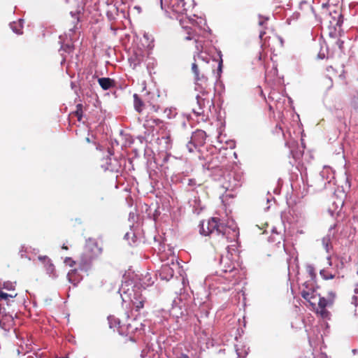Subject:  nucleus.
Segmentation results:
<instances>
[{
  "mask_svg": "<svg viewBox=\"0 0 358 358\" xmlns=\"http://www.w3.org/2000/svg\"><path fill=\"white\" fill-rule=\"evenodd\" d=\"M218 221L217 218L212 217L206 224L202 222L199 230L201 235L210 236L214 247L224 246L227 240L239 237V229L235 223L229 222L224 224Z\"/></svg>",
  "mask_w": 358,
  "mask_h": 358,
  "instance_id": "nucleus-1",
  "label": "nucleus"
},
{
  "mask_svg": "<svg viewBox=\"0 0 358 358\" xmlns=\"http://www.w3.org/2000/svg\"><path fill=\"white\" fill-rule=\"evenodd\" d=\"M226 248V255H221L220 259V266L222 273L225 275L224 278L227 280H231V278L236 277L238 273V264L236 260L238 257L236 254L238 247V237L234 240H227Z\"/></svg>",
  "mask_w": 358,
  "mask_h": 358,
  "instance_id": "nucleus-2",
  "label": "nucleus"
},
{
  "mask_svg": "<svg viewBox=\"0 0 358 358\" xmlns=\"http://www.w3.org/2000/svg\"><path fill=\"white\" fill-rule=\"evenodd\" d=\"M123 302L130 301L136 310H139L143 307L144 300L140 292L139 287L131 286L127 283L122 285L119 290Z\"/></svg>",
  "mask_w": 358,
  "mask_h": 358,
  "instance_id": "nucleus-3",
  "label": "nucleus"
},
{
  "mask_svg": "<svg viewBox=\"0 0 358 358\" xmlns=\"http://www.w3.org/2000/svg\"><path fill=\"white\" fill-rule=\"evenodd\" d=\"M102 248L98 246L97 242L92 238L86 241L84 252L81 256L80 265L83 269L88 270L91 268L92 262L100 255Z\"/></svg>",
  "mask_w": 358,
  "mask_h": 358,
  "instance_id": "nucleus-4",
  "label": "nucleus"
},
{
  "mask_svg": "<svg viewBox=\"0 0 358 358\" xmlns=\"http://www.w3.org/2000/svg\"><path fill=\"white\" fill-rule=\"evenodd\" d=\"M334 178L332 171L329 168L324 167L315 178L316 189L321 191L327 188V185L331 183Z\"/></svg>",
  "mask_w": 358,
  "mask_h": 358,
  "instance_id": "nucleus-5",
  "label": "nucleus"
},
{
  "mask_svg": "<svg viewBox=\"0 0 358 358\" xmlns=\"http://www.w3.org/2000/svg\"><path fill=\"white\" fill-rule=\"evenodd\" d=\"M160 2L162 9L167 6L173 12L180 15H183L187 10L185 0H160Z\"/></svg>",
  "mask_w": 358,
  "mask_h": 358,
  "instance_id": "nucleus-6",
  "label": "nucleus"
},
{
  "mask_svg": "<svg viewBox=\"0 0 358 358\" xmlns=\"http://www.w3.org/2000/svg\"><path fill=\"white\" fill-rule=\"evenodd\" d=\"M208 92L206 91H203L201 92V95H196V102L198 104V109L194 108L193 112L197 115H201L204 113L203 108L206 107V105L210 108L211 106H213L214 104L212 100H210L209 98L207 97Z\"/></svg>",
  "mask_w": 358,
  "mask_h": 358,
  "instance_id": "nucleus-7",
  "label": "nucleus"
},
{
  "mask_svg": "<svg viewBox=\"0 0 358 358\" xmlns=\"http://www.w3.org/2000/svg\"><path fill=\"white\" fill-rule=\"evenodd\" d=\"M222 185L227 191H234L241 186V176L238 174L229 173L224 178Z\"/></svg>",
  "mask_w": 358,
  "mask_h": 358,
  "instance_id": "nucleus-8",
  "label": "nucleus"
},
{
  "mask_svg": "<svg viewBox=\"0 0 358 358\" xmlns=\"http://www.w3.org/2000/svg\"><path fill=\"white\" fill-rule=\"evenodd\" d=\"M38 259L42 263L45 268L46 274L51 278L55 279L57 277L55 267L52 262V260L48 256L40 255Z\"/></svg>",
  "mask_w": 358,
  "mask_h": 358,
  "instance_id": "nucleus-9",
  "label": "nucleus"
},
{
  "mask_svg": "<svg viewBox=\"0 0 358 358\" xmlns=\"http://www.w3.org/2000/svg\"><path fill=\"white\" fill-rule=\"evenodd\" d=\"M108 155L107 157L103 159V163L101 164V168L104 171H117L120 165L118 161L115 158H112L111 156L113 153L110 150L108 151Z\"/></svg>",
  "mask_w": 358,
  "mask_h": 358,
  "instance_id": "nucleus-10",
  "label": "nucleus"
},
{
  "mask_svg": "<svg viewBox=\"0 0 358 358\" xmlns=\"http://www.w3.org/2000/svg\"><path fill=\"white\" fill-rule=\"evenodd\" d=\"M174 275L173 269L169 264H164L159 271V275L162 280L169 281Z\"/></svg>",
  "mask_w": 358,
  "mask_h": 358,
  "instance_id": "nucleus-11",
  "label": "nucleus"
},
{
  "mask_svg": "<svg viewBox=\"0 0 358 358\" xmlns=\"http://www.w3.org/2000/svg\"><path fill=\"white\" fill-rule=\"evenodd\" d=\"M206 136L207 135L204 131L197 129L196 131L193 132L191 138L192 141H193L194 143L199 146H201L205 143Z\"/></svg>",
  "mask_w": 358,
  "mask_h": 358,
  "instance_id": "nucleus-12",
  "label": "nucleus"
},
{
  "mask_svg": "<svg viewBox=\"0 0 358 358\" xmlns=\"http://www.w3.org/2000/svg\"><path fill=\"white\" fill-rule=\"evenodd\" d=\"M303 286L306 288V289H303L301 291V296L308 302L313 303L311 300L315 297V290L312 288L308 289L306 282L303 284Z\"/></svg>",
  "mask_w": 358,
  "mask_h": 358,
  "instance_id": "nucleus-13",
  "label": "nucleus"
},
{
  "mask_svg": "<svg viewBox=\"0 0 358 358\" xmlns=\"http://www.w3.org/2000/svg\"><path fill=\"white\" fill-rule=\"evenodd\" d=\"M98 83L103 90H108L114 86L115 82L110 78H100Z\"/></svg>",
  "mask_w": 358,
  "mask_h": 358,
  "instance_id": "nucleus-14",
  "label": "nucleus"
},
{
  "mask_svg": "<svg viewBox=\"0 0 358 358\" xmlns=\"http://www.w3.org/2000/svg\"><path fill=\"white\" fill-rule=\"evenodd\" d=\"M23 20L19 19L17 21H14L10 23V27L13 31L18 35L22 34Z\"/></svg>",
  "mask_w": 358,
  "mask_h": 358,
  "instance_id": "nucleus-15",
  "label": "nucleus"
},
{
  "mask_svg": "<svg viewBox=\"0 0 358 358\" xmlns=\"http://www.w3.org/2000/svg\"><path fill=\"white\" fill-rule=\"evenodd\" d=\"M186 311L185 309L182 310L180 306H177L176 301L174 300L173 303V306L171 310V313L176 317H180L185 315V312Z\"/></svg>",
  "mask_w": 358,
  "mask_h": 358,
  "instance_id": "nucleus-16",
  "label": "nucleus"
},
{
  "mask_svg": "<svg viewBox=\"0 0 358 358\" xmlns=\"http://www.w3.org/2000/svg\"><path fill=\"white\" fill-rule=\"evenodd\" d=\"M130 66H132L134 69H136L138 66H139L141 62L143 61V57L135 54L134 56H131L129 59Z\"/></svg>",
  "mask_w": 358,
  "mask_h": 358,
  "instance_id": "nucleus-17",
  "label": "nucleus"
},
{
  "mask_svg": "<svg viewBox=\"0 0 358 358\" xmlns=\"http://www.w3.org/2000/svg\"><path fill=\"white\" fill-rule=\"evenodd\" d=\"M72 17V24L73 26L69 28V31L74 32L78 29V24L79 22V12H71L70 13Z\"/></svg>",
  "mask_w": 358,
  "mask_h": 358,
  "instance_id": "nucleus-18",
  "label": "nucleus"
},
{
  "mask_svg": "<svg viewBox=\"0 0 358 358\" xmlns=\"http://www.w3.org/2000/svg\"><path fill=\"white\" fill-rule=\"evenodd\" d=\"M192 71L195 76V80L196 81V85H198V83H197L198 81L203 82V81L206 80V78L204 76L202 75L201 77L199 76L198 65L195 62L192 64Z\"/></svg>",
  "mask_w": 358,
  "mask_h": 358,
  "instance_id": "nucleus-19",
  "label": "nucleus"
},
{
  "mask_svg": "<svg viewBox=\"0 0 358 358\" xmlns=\"http://www.w3.org/2000/svg\"><path fill=\"white\" fill-rule=\"evenodd\" d=\"M190 203L193 208V212L196 214H199L203 209L200 199L195 196L194 199L192 201H190Z\"/></svg>",
  "mask_w": 358,
  "mask_h": 358,
  "instance_id": "nucleus-20",
  "label": "nucleus"
},
{
  "mask_svg": "<svg viewBox=\"0 0 358 358\" xmlns=\"http://www.w3.org/2000/svg\"><path fill=\"white\" fill-rule=\"evenodd\" d=\"M249 350L250 348H246L245 346H242L241 348L236 346V352L237 355V358H246L249 352Z\"/></svg>",
  "mask_w": 358,
  "mask_h": 358,
  "instance_id": "nucleus-21",
  "label": "nucleus"
},
{
  "mask_svg": "<svg viewBox=\"0 0 358 358\" xmlns=\"http://www.w3.org/2000/svg\"><path fill=\"white\" fill-rule=\"evenodd\" d=\"M118 9L115 6H111L107 11H106V16L109 21H113L116 19V17L117 15Z\"/></svg>",
  "mask_w": 358,
  "mask_h": 358,
  "instance_id": "nucleus-22",
  "label": "nucleus"
},
{
  "mask_svg": "<svg viewBox=\"0 0 358 358\" xmlns=\"http://www.w3.org/2000/svg\"><path fill=\"white\" fill-rule=\"evenodd\" d=\"M143 101L140 99V97L138 96V94H134V108L136 111L138 113H141L142 111V106H143Z\"/></svg>",
  "mask_w": 358,
  "mask_h": 358,
  "instance_id": "nucleus-23",
  "label": "nucleus"
},
{
  "mask_svg": "<svg viewBox=\"0 0 358 358\" xmlns=\"http://www.w3.org/2000/svg\"><path fill=\"white\" fill-rule=\"evenodd\" d=\"M108 325L110 329H114L119 326L120 320L114 316L108 317Z\"/></svg>",
  "mask_w": 358,
  "mask_h": 358,
  "instance_id": "nucleus-24",
  "label": "nucleus"
},
{
  "mask_svg": "<svg viewBox=\"0 0 358 358\" xmlns=\"http://www.w3.org/2000/svg\"><path fill=\"white\" fill-rule=\"evenodd\" d=\"M332 205L334 207V210L337 213H339L340 210L342 209L344 205V201L343 199H340L337 201H334Z\"/></svg>",
  "mask_w": 358,
  "mask_h": 358,
  "instance_id": "nucleus-25",
  "label": "nucleus"
},
{
  "mask_svg": "<svg viewBox=\"0 0 358 358\" xmlns=\"http://www.w3.org/2000/svg\"><path fill=\"white\" fill-rule=\"evenodd\" d=\"M335 227H336V224L331 226L329 229V231H328L327 234L324 237V238L327 239V241H331V239L334 238L335 236V231H334Z\"/></svg>",
  "mask_w": 358,
  "mask_h": 358,
  "instance_id": "nucleus-26",
  "label": "nucleus"
},
{
  "mask_svg": "<svg viewBox=\"0 0 358 358\" xmlns=\"http://www.w3.org/2000/svg\"><path fill=\"white\" fill-rule=\"evenodd\" d=\"M180 21V23L181 24V26L185 29L187 30V34L188 36L185 37V39L187 40V41H189V40H192L193 38L192 36H191V31H192V28L191 27H188L187 26H184L183 25V21H184V19L183 18H181L179 20Z\"/></svg>",
  "mask_w": 358,
  "mask_h": 358,
  "instance_id": "nucleus-27",
  "label": "nucleus"
},
{
  "mask_svg": "<svg viewBox=\"0 0 358 358\" xmlns=\"http://www.w3.org/2000/svg\"><path fill=\"white\" fill-rule=\"evenodd\" d=\"M321 276L325 280H330L334 278L335 275L327 271L322 269L320 271Z\"/></svg>",
  "mask_w": 358,
  "mask_h": 358,
  "instance_id": "nucleus-28",
  "label": "nucleus"
},
{
  "mask_svg": "<svg viewBox=\"0 0 358 358\" xmlns=\"http://www.w3.org/2000/svg\"><path fill=\"white\" fill-rule=\"evenodd\" d=\"M75 115L78 117V121H81L83 117V105L78 104L76 106V110L75 111Z\"/></svg>",
  "mask_w": 358,
  "mask_h": 358,
  "instance_id": "nucleus-29",
  "label": "nucleus"
},
{
  "mask_svg": "<svg viewBox=\"0 0 358 358\" xmlns=\"http://www.w3.org/2000/svg\"><path fill=\"white\" fill-rule=\"evenodd\" d=\"M322 243L327 252H329L330 250L332 248L331 241H327V239L323 238L322 240Z\"/></svg>",
  "mask_w": 358,
  "mask_h": 358,
  "instance_id": "nucleus-30",
  "label": "nucleus"
},
{
  "mask_svg": "<svg viewBox=\"0 0 358 358\" xmlns=\"http://www.w3.org/2000/svg\"><path fill=\"white\" fill-rule=\"evenodd\" d=\"M164 113L166 115V116L169 119L175 117L177 114L176 112V109H171V108L166 109L164 110Z\"/></svg>",
  "mask_w": 358,
  "mask_h": 358,
  "instance_id": "nucleus-31",
  "label": "nucleus"
},
{
  "mask_svg": "<svg viewBox=\"0 0 358 358\" xmlns=\"http://www.w3.org/2000/svg\"><path fill=\"white\" fill-rule=\"evenodd\" d=\"M268 19H269L268 17H265L262 15H259V22H258L259 25L260 27H264V25L266 24Z\"/></svg>",
  "mask_w": 358,
  "mask_h": 358,
  "instance_id": "nucleus-32",
  "label": "nucleus"
},
{
  "mask_svg": "<svg viewBox=\"0 0 358 358\" xmlns=\"http://www.w3.org/2000/svg\"><path fill=\"white\" fill-rule=\"evenodd\" d=\"M15 283L12 282H3V287L7 290H13L15 289Z\"/></svg>",
  "mask_w": 358,
  "mask_h": 358,
  "instance_id": "nucleus-33",
  "label": "nucleus"
},
{
  "mask_svg": "<svg viewBox=\"0 0 358 358\" xmlns=\"http://www.w3.org/2000/svg\"><path fill=\"white\" fill-rule=\"evenodd\" d=\"M73 48L71 44H65V45H62L60 50H63L66 52L69 53L73 50Z\"/></svg>",
  "mask_w": 358,
  "mask_h": 358,
  "instance_id": "nucleus-34",
  "label": "nucleus"
},
{
  "mask_svg": "<svg viewBox=\"0 0 358 358\" xmlns=\"http://www.w3.org/2000/svg\"><path fill=\"white\" fill-rule=\"evenodd\" d=\"M318 305L320 308H324L328 305V301L323 297H320L318 301Z\"/></svg>",
  "mask_w": 358,
  "mask_h": 358,
  "instance_id": "nucleus-35",
  "label": "nucleus"
},
{
  "mask_svg": "<svg viewBox=\"0 0 358 358\" xmlns=\"http://www.w3.org/2000/svg\"><path fill=\"white\" fill-rule=\"evenodd\" d=\"M306 271L311 278L315 276V268L313 265L308 264L306 266Z\"/></svg>",
  "mask_w": 358,
  "mask_h": 358,
  "instance_id": "nucleus-36",
  "label": "nucleus"
},
{
  "mask_svg": "<svg viewBox=\"0 0 358 358\" xmlns=\"http://www.w3.org/2000/svg\"><path fill=\"white\" fill-rule=\"evenodd\" d=\"M197 146L192 140L187 144V148L190 152H192Z\"/></svg>",
  "mask_w": 358,
  "mask_h": 358,
  "instance_id": "nucleus-37",
  "label": "nucleus"
},
{
  "mask_svg": "<svg viewBox=\"0 0 358 358\" xmlns=\"http://www.w3.org/2000/svg\"><path fill=\"white\" fill-rule=\"evenodd\" d=\"M17 294L13 295V294H8L7 293L3 292L0 290V299L6 300L8 298H13L16 296Z\"/></svg>",
  "mask_w": 358,
  "mask_h": 358,
  "instance_id": "nucleus-38",
  "label": "nucleus"
},
{
  "mask_svg": "<svg viewBox=\"0 0 358 358\" xmlns=\"http://www.w3.org/2000/svg\"><path fill=\"white\" fill-rule=\"evenodd\" d=\"M320 313L321 315V316L324 318H329V312L326 309V308H320Z\"/></svg>",
  "mask_w": 358,
  "mask_h": 358,
  "instance_id": "nucleus-39",
  "label": "nucleus"
},
{
  "mask_svg": "<svg viewBox=\"0 0 358 358\" xmlns=\"http://www.w3.org/2000/svg\"><path fill=\"white\" fill-rule=\"evenodd\" d=\"M187 185L189 187H192L191 190H194V187L196 186V182L195 179H188Z\"/></svg>",
  "mask_w": 358,
  "mask_h": 358,
  "instance_id": "nucleus-40",
  "label": "nucleus"
},
{
  "mask_svg": "<svg viewBox=\"0 0 358 358\" xmlns=\"http://www.w3.org/2000/svg\"><path fill=\"white\" fill-rule=\"evenodd\" d=\"M338 19L336 23V26H338V27H341L342 25V23H343V16L341 15H338Z\"/></svg>",
  "mask_w": 358,
  "mask_h": 358,
  "instance_id": "nucleus-41",
  "label": "nucleus"
},
{
  "mask_svg": "<svg viewBox=\"0 0 358 358\" xmlns=\"http://www.w3.org/2000/svg\"><path fill=\"white\" fill-rule=\"evenodd\" d=\"M222 59H221L218 64V67H217V71H218L219 75L222 72Z\"/></svg>",
  "mask_w": 358,
  "mask_h": 358,
  "instance_id": "nucleus-42",
  "label": "nucleus"
},
{
  "mask_svg": "<svg viewBox=\"0 0 358 358\" xmlns=\"http://www.w3.org/2000/svg\"><path fill=\"white\" fill-rule=\"evenodd\" d=\"M176 358H189V357L185 353H180Z\"/></svg>",
  "mask_w": 358,
  "mask_h": 358,
  "instance_id": "nucleus-43",
  "label": "nucleus"
},
{
  "mask_svg": "<svg viewBox=\"0 0 358 358\" xmlns=\"http://www.w3.org/2000/svg\"><path fill=\"white\" fill-rule=\"evenodd\" d=\"M185 19H187L192 24H194L196 23V20L192 17L186 16Z\"/></svg>",
  "mask_w": 358,
  "mask_h": 358,
  "instance_id": "nucleus-44",
  "label": "nucleus"
},
{
  "mask_svg": "<svg viewBox=\"0 0 358 358\" xmlns=\"http://www.w3.org/2000/svg\"><path fill=\"white\" fill-rule=\"evenodd\" d=\"M153 122L157 124V125H159L160 124H162L163 122L162 120H159V119H155L153 120Z\"/></svg>",
  "mask_w": 358,
  "mask_h": 358,
  "instance_id": "nucleus-45",
  "label": "nucleus"
},
{
  "mask_svg": "<svg viewBox=\"0 0 358 358\" xmlns=\"http://www.w3.org/2000/svg\"><path fill=\"white\" fill-rule=\"evenodd\" d=\"M131 234H130V233L127 232V233L124 235V238H125V239H127V240H128V239L130 238V236H131Z\"/></svg>",
  "mask_w": 358,
  "mask_h": 358,
  "instance_id": "nucleus-46",
  "label": "nucleus"
},
{
  "mask_svg": "<svg viewBox=\"0 0 358 358\" xmlns=\"http://www.w3.org/2000/svg\"><path fill=\"white\" fill-rule=\"evenodd\" d=\"M338 44L339 48H340V49H341L342 45H343V41H338Z\"/></svg>",
  "mask_w": 358,
  "mask_h": 358,
  "instance_id": "nucleus-47",
  "label": "nucleus"
},
{
  "mask_svg": "<svg viewBox=\"0 0 358 358\" xmlns=\"http://www.w3.org/2000/svg\"><path fill=\"white\" fill-rule=\"evenodd\" d=\"M300 155H301V154H298V153H296V154H293V157H294V158H299V156H300Z\"/></svg>",
  "mask_w": 358,
  "mask_h": 358,
  "instance_id": "nucleus-48",
  "label": "nucleus"
},
{
  "mask_svg": "<svg viewBox=\"0 0 358 358\" xmlns=\"http://www.w3.org/2000/svg\"><path fill=\"white\" fill-rule=\"evenodd\" d=\"M67 277H68V278H69V282H72V283H73V282H72V280H71V277H70V273H68Z\"/></svg>",
  "mask_w": 358,
  "mask_h": 358,
  "instance_id": "nucleus-49",
  "label": "nucleus"
},
{
  "mask_svg": "<svg viewBox=\"0 0 358 358\" xmlns=\"http://www.w3.org/2000/svg\"><path fill=\"white\" fill-rule=\"evenodd\" d=\"M265 34V32L260 31L259 37L262 38L263 35Z\"/></svg>",
  "mask_w": 358,
  "mask_h": 358,
  "instance_id": "nucleus-50",
  "label": "nucleus"
},
{
  "mask_svg": "<svg viewBox=\"0 0 358 358\" xmlns=\"http://www.w3.org/2000/svg\"><path fill=\"white\" fill-rule=\"evenodd\" d=\"M357 350L356 349H354V350H352L353 354H354V355H355V354L357 353Z\"/></svg>",
  "mask_w": 358,
  "mask_h": 358,
  "instance_id": "nucleus-51",
  "label": "nucleus"
},
{
  "mask_svg": "<svg viewBox=\"0 0 358 358\" xmlns=\"http://www.w3.org/2000/svg\"><path fill=\"white\" fill-rule=\"evenodd\" d=\"M153 108L155 111H157L158 107L156 108L155 106H153Z\"/></svg>",
  "mask_w": 358,
  "mask_h": 358,
  "instance_id": "nucleus-52",
  "label": "nucleus"
},
{
  "mask_svg": "<svg viewBox=\"0 0 358 358\" xmlns=\"http://www.w3.org/2000/svg\"><path fill=\"white\" fill-rule=\"evenodd\" d=\"M62 248L64 249V250H67L68 248L66 246H65L64 245L62 246Z\"/></svg>",
  "mask_w": 358,
  "mask_h": 358,
  "instance_id": "nucleus-53",
  "label": "nucleus"
},
{
  "mask_svg": "<svg viewBox=\"0 0 358 358\" xmlns=\"http://www.w3.org/2000/svg\"><path fill=\"white\" fill-rule=\"evenodd\" d=\"M355 293H358V289H357V288H355Z\"/></svg>",
  "mask_w": 358,
  "mask_h": 358,
  "instance_id": "nucleus-54",
  "label": "nucleus"
},
{
  "mask_svg": "<svg viewBox=\"0 0 358 358\" xmlns=\"http://www.w3.org/2000/svg\"><path fill=\"white\" fill-rule=\"evenodd\" d=\"M86 141H87V142H90V138H86Z\"/></svg>",
  "mask_w": 358,
  "mask_h": 358,
  "instance_id": "nucleus-55",
  "label": "nucleus"
},
{
  "mask_svg": "<svg viewBox=\"0 0 358 358\" xmlns=\"http://www.w3.org/2000/svg\"><path fill=\"white\" fill-rule=\"evenodd\" d=\"M68 260H71L70 258H66V260H65V262H66Z\"/></svg>",
  "mask_w": 358,
  "mask_h": 358,
  "instance_id": "nucleus-56",
  "label": "nucleus"
},
{
  "mask_svg": "<svg viewBox=\"0 0 358 358\" xmlns=\"http://www.w3.org/2000/svg\"><path fill=\"white\" fill-rule=\"evenodd\" d=\"M328 260H329V264L331 265V261H330V258H329V257H328Z\"/></svg>",
  "mask_w": 358,
  "mask_h": 358,
  "instance_id": "nucleus-57",
  "label": "nucleus"
},
{
  "mask_svg": "<svg viewBox=\"0 0 358 358\" xmlns=\"http://www.w3.org/2000/svg\"><path fill=\"white\" fill-rule=\"evenodd\" d=\"M66 2H68V0H65Z\"/></svg>",
  "mask_w": 358,
  "mask_h": 358,
  "instance_id": "nucleus-58",
  "label": "nucleus"
},
{
  "mask_svg": "<svg viewBox=\"0 0 358 358\" xmlns=\"http://www.w3.org/2000/svg\"><path fill=\"white\" fill-rule=\"evenodd\" d=\"M357 274H358V271H357Z\"/></svg>",
  "mask_w": 358,
  "mask_h": 358,
  "instance_id": "nucleus-59",
  "label": "nucleus"
}]
</instances>
